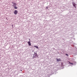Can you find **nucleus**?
<instances>
[{
    "instance_id": "obj_12",
    "label": "nucleus",
    "mask_w": 77,
    "mask_h": 77,
    "mask_svg": "<svg viewBox=\"0 0 77 77\" xmlns=\"http://www.w3.org/2000/svg\"><path fill=\"white\" fill-rule=\"evenodd\" d=\"M74 7H75V8H76V6H75H75H74Z\"/></svg>"
},
{
    "instance_id": "obj_9",
    "label": "nucleus",
    "mask_w": 77,
    "mask_h": 77,
    "mask_svg": "<svg viewBox=\"0 0 77 77\" xmlns=\"http://www.w3.org/2000/svg\"><path fill=\"white\" fill-rule=\"evenodd\" d=\"M60 60H60V59H58V62H59V61H60Z\"/></svg>"
},
{
    "instance_id": "obj_2",
    "label": "nucleus",
    "mask_w": 77,
    "mask_h": 77,
    "mask_svg": "<svg viewBox=\"0 0 77 77\" xmlns=\"http://www.w3.org/2000/svg\"><path fill=\"white\" fill-rule=\"evenodd\" d=\"M18 12L17 10H15L14 11V14L16 15L18 14Z\"/></svg>"
},
{
    "instance_id": "obj_14",
    "label": "nucleus",
    "mask_w": 77,
    "mask_h": 77,
    "mask_svg": "<svg viewBox=\"0 0 77 77\" xmlns=\"http://www.w3.org/2000/svg\"><path fill=\"white\" fill-rule=\"evenodd\" d=\"M29 39V41H30V39Z\"/></svg>"
},
{
    "instance_id": "obj_3",
    "label": "nucleus",
    "mask_w": 77,
    "mask_h": 77,
    "mask_svg": "<svg viewBox=\"0 0 77 77\" xmlns=\"http://www.w3.org/2000/svg\"><path fill=\"white\" fill-rule=\"evenodd\" d=\"M13 4V6H17V4L16 3H14L12 2Z\"/></svg>"
},
{
    "instance_id": "obj_1",
    "label": "nucleus",
    "mask_w": 77,
    "mask_h": 77,
    "mask_svg": "<svg viewBox=\"0 0 77 77\" xmlns=\"http://www.w3.org/2000/svg\"><path fill=\"white\" fill-rule=\"evenodd\" d=\"M38 57V55L37 54V53L34 52V54H33V57L36 58V57Z\"/></svg>"
},
{
    "instance_id": "obj_5",
    "label": "nucleus",
    "mask_w": 77,
    "mask_h": 77,
    "mask_svg": "<svg viewBox=\"0 0 77 77\" xmlns=\"http://www.w3.org/2000/svg\"><path fill=\"white\" fill-rule=\"evenodd\" d=\"M72 4L73 6H75L76 5L75 3L74 2H73L72 3Z\"/></svg>"
},
{
    "instance_id": "obj_11",
    "label": "nucleus",
    "mask_w": 77,
    "mask_h": 77,
    "mask_svg": "<svg viewBox=\"0 0 77 77\" xmlns=\"http://www.w3.org/2000/svg\"><path fill=\"white\" fill-rule=\"evenodd\" d=\"M66 56H68V54H66Z\"/></svg>"
},
{
    "instance_id": "obj_7",
    "label": "nucleus",
    "mask_w": 77,
    "mask_h": 77,
    "mask_svg": "<svg viewBox=\"0 0 77 77\" xmlns=\"http://www.w3.org/2000/svg\"><path fill=\"white\" fill-rule=\"evenodd\" d=\"M34 47H35L36 48H39L38 47V46H34Z\"/></svg>"
},
{
    "instance_id": "obj_4",
    "label": "nucleus",
    "mask_w": 77,
    "mask_h": 77,
    "mask_svg": "<svg viewBox=\"0 0 77 77\" xmlns=\"http://www.w3.org/2000/svg\"><path fill=\"white\" fill-rule=\"evenodd\" d=\"M28 44L29 45V46H30V45H31V43H30V42L29 41L28 42Z\"/></svg>"
},
{
    "instance_id": "obj_15",
    "label": "nucleus",
    "mask_w": 77,
    "mask_h": 77,
    "mask_svg": "<svg viewBox=\"0 0 77 77\" xmlns=\"http://www.w3.org/2000/svg\"><path fill=\"white\" fill-rule=\"evenodd\" d=\"M11 26H12V27H13V25H12Z\"/></svg>"
},
{
    "instance_id": "obj_8",
    "label": "nucleus",
    "mask_w": 77,
    "mask_h": 77,
    "mask_svg": "<svg viewBox=\"0 0 77 77\" xmlns=\"http://www.w3.org/2000/svg\"><path fill=\"white\" fill-rule=\"evenodd\" d=\"M69 63L70 64H71V65H73V63H70V62H69Z\"/></svg>"
},
{
    "instance_id": "obj_6",
    "label": "nucleus",
    "mask_w": 77,
    "mask_h": 77,
    "mask_svg": "<svg viewBox=\"0 0 77 77\" xmlns=\"http://www.w3.org/2000/svg\"><path fill=\"white\" fill-rule=\"evenodd\" d=\"M14 8L15 9H18V7L16 6H15Z\"/></svg>"
},
{
    "instance_id": "obj_13",
    "label": "nucleus",
    "mask_w": 77,
    "mask_h": 77,
    "mask_svg": "<svg viewBox=\"0 0 77 77\" xmlns=\"http://www.w3.org/2000/svg\"><path fill=\"white\" fill-rule=\"evenodd\" d=\"M57 62H58V59H57Z\"/></svg>"
},
{
    "instance_id": "obj_10",
    "label": "nucleus",
    "mask_w": 77,
    "mask_h": 77,
    "mask_svg": "<svg viewBox=\"0 0 77 77\" xmlns=\"http://www.w3.org/2000/svg\"><path fill=\"white\" fill-rule=\"evenodd\" d=\"M48 7H46V9H48Z\"/></svg>"
}]
</instances>
